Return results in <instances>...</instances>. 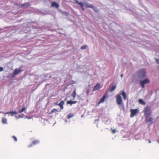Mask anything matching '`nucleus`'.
<instances>
[{
	"mask_svg": "<svg viewBox=\"0 0 159 159\" xmlns=\"http://www.w3.org/2000/svg\"><path fill=\"white\" fill-rule=\"evenodd\" d=\"M85 6L86 7H89V8H93V6L91 4H89L88 3H87L85 5Z\"/></svg>",
	"mask_w": 159,
	"mask_h": 159,
	"instance_id": "aec40b11",
	"label": "nucleus"
},
{
	"mask_svg": "<svg viewBox=\"0 0 159 159\" xmlns=\"http://www.w3.org/2000/svg\"><path fill=\"white\" fill-rule=\"evenodd\" d=\"M59 1L60 0H58Z\"/></svg>",
	"mask_w": 159,
	"mask_h": 159,
	"instance_id": "e433bc0d",
	"label": "nucleus"
},
{
	"mask_svg": "<svg viewBox=\"0 0 159 159\" xmlns=\"http://www.w3.org/2000/svg\"><path fill=\"white\" fill-rule=\"evenodd\" d=\"M139 73L141 76L142 77H144L146 76L145 70L144 69L141 70L139 71Z\"/></svg>",
	"mask_w": 159,
	"mask_h": 159,
	"instance_id": "0eeeda50",
	"label": "nucleus"
},
{
	"mask_svg": "<svg viewBox=\"0 0 159 159\" xmlns=\"http://www.w3.org/2000/svg\"><path fill=\"white\" fill-rule=\"evenodd\" d=\"M130 111L131 112L130 117L131 118L133 117L135 115L139 112V110L137 109H131L130 110Z\"/></svg>",
	"mask_w": 159,
	"mask_h": 159,
	"instance_id": "20e7f679",
	"label": "nucleus"
},
{
	"mask_svg": "<svg viewBox=\"0 0 159 159\" xmlns=\"http://www.w3.org/2000/svg\"><path fill=\"white\" fill-rule=\"evenodd\" d=\"M143 112L145 117L146 118H147L152 113L150 107L148 106L146 107L144 109Z\"/></svg>",
	"mask_w": 159,
	"mask_h": 159,
	"instance_id": "f257e3e1",
	"label": "nucleus"
},
{
	"mask_svg": "<svg viewBox=\"0 0 159 159\" xmlns=\"http://www.w3.org/2000/svg\"><path fill=\"white\" fill-rule=\"evenodd\" d=\"M75 2L77 4H78L80 5L81 7L83 6L84 5V4L83 3L81 2H79L78 0H75Z\"/></svg>",
	"mask_w": 159,
	"mask_h": 159,
	"instance_id": "f3484780",
	"label": "nucleus"
},
{
	"mask_svg": "<svg viewBox=\"0 0 159 159\" xmlns=\"http://www.w3.org/2000/svg\"><path fill=\"white\" fill-rule=\"evenodd\" d=\"M58 110L57 109L54 108L52 109L50 112L49 113V114H53L54 112H58Z\"/></svg>",
	"mask_w": 159,
	"mask_h": 159,
	"instance_id": "a211bd4d",
	"label": "nucleus"
},
{
	"mask_svg": "<svg viewBox=\"0 0 159 159\" xmlns=\"http://www.w3.org/2000/svg\"><path fill=\"white\" fill-rule=\"evenodd\" d=\"M139 104H141L143 105H145L146 104L145 102L141 99H139Z\"/></svg>",
	"mask_w": 159,
	"mask_h": 159,
	"instance_id": "dca6fc26",
	"label": "nucleus"
},
{
	"mask_svg": "<svg viewBox=\"0 0 159 159\" xmlns=\"http://www.w3.org/2000/svg\"><path fill=\"white\" fill-rule=\"evenodd\" d=\"M74 116V115L73 114H69L67 116V118L69 119L72 117H73Z\"/></svg>",
	"mask_w": 159,
	"mask_h": 159,
	"instance_id": "b1692460",
	"label": "nucleus"
},
{
	"mask_svg": "<svg viewBox=\"0 0 159 159\" xmlns=\"http://www.w3.org/2000/svg\"><path fill=\"white\" fill-rule=\"evenodd\" d=\"M89 90L88 89L87 90V92H86V93H87V95H89Z\"/></svg>",
	"mask_w": 159,
	"mask_h": 159,
	"instance_id": "c756f323",
	"label": "nucleus"
},
{
	"mask_svg": "<svg viewBox=\"0 0 159 159\" xmlns=\"http://www.w3.org/2000/svg\"><path fill=\"white\" fill-rule=\"evenodd\" d=\"M116 101L117 105H123V102H122V99L120 95L119 94H117L116 97Z\"/></svg>",
	"mask_w": 159,
	"mask_h": 159,
	"instance_id": "f03ea898",
	"label": "nucleus"
},
{
	"mask_svg": "<svg viewBox=\"0 0 159 159\" xmlns=\"http://www.w3.org/2000/svg\"><path fill=\"white\" fill-rule=\"evenodd\" d=\"M21 7L23 8H26L30 6L29 2H26L24 4H22L19 5Z\"/></svg>",
	"mask_w": 159,
	"mask_h": 159,
	"instance_id": "423d86ee",
	"label": "nucleus"
},
{
	"mask_svg": "<svg viewBox=\"0 0 159 159\" xmlns=\"http://www.w3.org/2000/svg\"><path fill=\"white\" fill-rule=\"evenodd\" d=\"M21 68L20 67L19 69H16L13 72V76H15L17 75L18 74L22 71Z\"/></svg>",
	"mask_w": 159,
	"mask_h": 159,
	"instance_id": "39448f33",
	"label": "nucleus"
},
{
	"mask_svg": "<svg viewBox=\"0 0 159 159\" xmlns=\"http://www.w3.org/2000/svg\"><path fill=\"white\" fill-rule=\"evenodd\" d=\"M64 104V102L63 101H61L59 104H58V105H59L61 109H63V105Z\"/></svg>",
	"mask_w": 159,
	"mask_h": 159,
	"instance_id": "f8f14e48",
	"label": "nucleus"
},
{
	"mask_svg": "<svg viewBox=\"0 0 159 159\" xmlns=\"http://www.w3.org/2000/svg\"><path fill=\"white\" fill-rule=\"evenodd\" d=\"M148 142H149V143H150L151 142L150 140H149Z\"/></svg>",
	"mask_w": 159,
	"mask_h": 159,
	"instance_id": "f704fd0d",
	"label": "nucleus"
},
{
	"mask_svg": "<svg viewBox=\"0 0 159 159\" xmlns=\"http://www.w3.org/2000/svg\"><path fill=\"white\" fill-rule=\"evenodd\" d=\"M101 88L100 84L99 83H97L94 87L93 91H95L96 90L99 89Z\"/></svg>",
	"mask_w": 159,
	"mask_h": 159,
	"instance_id": "1a4fd4ad",
	"label": "nucleus"
},
{
	"mask_svg": "<svg viewBox=\"0 0 159 159\" xmlns=\"http://www.w3.org/2000/svg\"><path fill=\"white\" fill-rule=\"evenodd\" d=\"M2 123L4 124H7V120L5 118H3L2 120Z\"/></svg>",
	"mask_w": 159,
	"mask_h": 159,
	"instance_id": "5701e85b",
	"label": "nucleus"
},
{
	"mask_svg": "<svg viewBox=\"0 0 159 159\" xmlns=\"http://www.w3.org/2000/svg\"><path fill=\"white\" fill-rule=\"evenodd\" d=\"M39 143V141L38 140H36L33 141L32 143V144H35Z\"/></svg>",
	"mask_w": 159,
	"mask_h": 159,
	"instance_id": "393cba45",
	"label": "nucleus"
},
{
	"mask_svg": "<svg viewBox=\"0 0 159 159\" xmlns=\"http://www.w3.org/2000/svg\"><path fill=\"white\" fill-rule=\"evenodd\" d=\"M111 130L112 134H114L116 133V129H112L111 128Z\"/></svg>",
	"mask_w": 159,
	"mask_h": 159,
	"instance_id": "bb28decb",
	"label": "nucleus"
},
{
	"mask_svg": "<svg viewBox=\"0 0 159 159\" xmlns=\"http://www.w3.org/2000/svg\"><path fill=\"white\" fill-rule=\"evenodd\" d=\"M108 96L106 94L104 95L103 97L101 99L100 101L98 102V104L101 103L103 102L106 98L108 97Z\"/></svg>",
	"mask_w": 159,
	"mask_h": 159,
	"instance_id": "9d476101",
	"label": "nucleus"
},
{
	"mask_svg": "<svg viewBox=\"0 0 159 159\" xmlns=\"http://www.w3.org/2000/svg\"><path fill=\"white\" fill-rule=\"evenodd\" d=\"M26 109V108L24 107L22 108H21V109L19 110V113H21L23 111H24Z\"/></svg>",
	"mask_w": 159,
	"mask_h": 159,
	"instance_id": "412c9836",
	"label": "nucleus"
},
{
	"mask_svg": "<svg viewBox=\"0 0 159 159\" xmlns=\"http://www.w3.org/2000/svg\"><path fill=\"white\" fill-rule=\"evenodd\" d=\"M8 114H11L12 116H13L14 114H17V113L15 111H9L6 113H5V114L6 115Z\"/></svg>",
	"mask_w": 159,
	"mask_h": 159,
	"instance_id": "ddd939ff",
	"label": "nucleus"
},
{
	"mask_svg": "<svg viewBox=\"0 0 159 159\" xmlns=\"http://www.w3.org/2000/svg\"><path fill=\"white\" fill-rule=\"evenodd\" d=\"M150 81L148 79H146L143 81H141L140 82V85L142 88L145 87L144 85L147 83H149Z\"/></svg>",
	"mask_w": 159,
	"mask_h": 159,
	"instance_id": "7ed1b4c3",
	"label": "nucleus"
},
{
	"mask_svg": "<svg viewBox=\"0 0 159 159\" xmlns=\"http://www.w3.org/2000/svg\"><path fill=\"white\" fill-rule=\"evenodd\" d=\"M3 70V68L2 67H0V72L2 71Z\"/></svg>",
	"mask_w": 159,
	"mask_h": 159,
	"instance_id": "7c9ffc66",
	"label": "nucleus"
},
{
	"mask_svg": "<svg viewBox=\"0 0 159 159\" xmlns=\"http://www.w3.org/2000/svg\"><path fill=\"white\" fill-rule=\"evenodd\" d=\"M12 138H13V139L16 142V141H17V139L16 137L15 136H12Z\"/></svg>",
	"mask_w": 159,
	"mask_h": 159,
	"instance_id": "cd10ccee",
	"label": "nucleus"
},
{
	"mask_svg": "<svg viewBox=\"0 0 159 159\" xmlns=\"http://www.w3.org/2000/svg\"><path fill=\"white\" fill-rule=\"evenodd\" d=\"M92 9H93L94 11L97 12H98V10L97 8L96 7H93V8H92Z\"/></svg>",
	"mask_w": 159,
	"mask_h": 159,
	"instance_id": "a878e982",
	"label": "nucleus"
},
{
	"mask_svg": "<svg viewBox=\"0 0 159 159\" xmlns=\"http://www.w3.org/2000/svg\"><path fill=\"white\" fill-rule=\"evenodd\" d=\"M77 102L76 101H69L67 102V103L71 105L72 104L76 103Z\"/></svg>",
	"mask_w": 159,
	"mask_h": 159,
	"instance_id": "4468645a",
	"label": "nucleus"
},
{
	"mask_svg": "<svg viewBox=\"0 0 159 159\" xmlns=\"http://www.w3.org/2000/svg\"><path fill=\"white\" fill-rule=\"evenodd\" d=\"M120 76L121 78H122L123 76V75L122 74H121L120 75Z\"/></svg>",
	"mask_w": 159,
	"mask_h": 159,
	"instance_id": "72a5a7b5",
	"label": "nucleus"
},
{
	"mask_svg": "<svg viewBox=\"0 0 159 159\" xmlns=\"http://www.w3.org/2000/svg\"><path fill=\"white\" fill-rule=\"evenodd\" d=\"M153 118L152 117H149L148 119L146 118L145 120L147 123H148L149 125H150L153 123Z\"/></svg>",
	"mask_w": 159,
	"mask_h": 159,
	"instance_id": "6e6552de",
	"label": "nucleus"
},
{
	"mask_svg": "<svg viewBox=\"0 0 159 159\" xmlns=\"http://www.w3.org/2000/svg\"><path fill=\"white\" fill-rule=\"evenodd\" d=\"M87 46H83L81 47V49H86L87 48Z\"/></svg>",
	"mask_w": 159,
	"mask_h": 159,
	"instance_id": "c85d7f7f",
	"label": "nucleus"
},
{
	"mask_svg": "<svg viewBox=\"0 0 159 159\" xmlns=\"http://www.w3.org/2000/svg\"><path fill=\"white\" fill-rule=\"evenodd\" d=\"M51 6L53 7H55L56 8H58L59 7V4L55 2H53L52 3Z\"/></svg>",
	"mask_w": 159,
	"mask_h": 159,
	"instance_id": "9b49d317",
	"label": "nucleus"
},
{
	"mask_svg": "<svg viewBox=\"0 0 159 159\" xmlns=\"http://www.w3.org/2000/svg\"><path fill=\"white\" fill-rule=\"evenodd\" d=\"M116 88V85H114L110 89V91L111 92H112L114 91Z\"/></svg>",
	"mask_w": 159,
	"mask_h": 159,
	"instance_id": "4be33fe9",
	"label": "nucleus"
},
{
	"mask_svg": "<svg viewBox=\"0 0 159 159\" xmlns=\"http://www.w3.org/2000/svg\"><path fill=\"white\" fill-rule=\"evenodd\" d=\"M31 146V145H30L29 147H30Z\"/></svg>",
	"mask_w": 159,
	"mask_h": 159,
	"instance_id": "c9c22d12",
	"label": "nucleus"
},
{
	"mask_svg": "<svg viewBox=\"0 0 159 159\" xmlns=\"http://www.w3.org/2000/svg\"><path fill=\"white\" fill-rule=\"evenodd\" d=\"M156 62L158 64H159V59H157L156 60Z\"/></svg>",
	"mask_w": 159,
	"mask_h": 159,
	"instance_id": "2f4dec72",
	"label": "nucleus"
},
{
	"mask_svg": "<svg viewBox=\"0 0 159 159\" xmlns=\"http://www.w3.org/2000/svg\"><path fill=\"white\" fill-rule=\"evenodd\" d=\"M121 95H122L123 98V99L124 100H125L126 99V94L125 93V92L124 91H123L122 93H121Z\"/></svg>",
	"mask_w": 159,
	"mask_h": 159,
	"instance_id": "2eb2a0df",
	"label": "nucleus"
},
{
	"mask_svg": "<svg viewBox=\"0 0 159 159\" xmlns=\"http://www.w3.org/2000/svg\"><path fill=\"white\" fill-rule=\"evenodd\" d=\"M76 89H75L73 93L71 94L72 96L73 97V99H74L76 97Z\"/></svg>",
	"mask_w": 159,
	"mask_h": 159,
	"instance_id": "6ab92c4d",
	"label": "nucleus"
},
{
	"mask_svg": "<svg viewBox=\"0 0 159 159\" xmlns=\"http://www.w3.org/2000/svg\"><path fill=\"white\" fill-rule=\"evenodd\" d=\"M81 7V8H82V10L83 11H84V7L83 6Z\"/></svg>",
	"mask_w": 159,
	"mask_h": 159,
	"instance_id": "473e14b6",
	"label": "nucleus"
}]
</instances>
